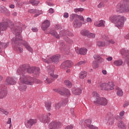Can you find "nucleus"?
Here are the masks:
<instances>
[{
  "label": "nucleus",
  "mask_w": 129,
  "mask_h": 129,
  "mask_svg": "<svg viewBox=\"0 0 129 129\" xmlns=\"http://www.w3.org/2000/svg\"><path fill=\"white\" fill-rule=\"evenodd\" d=\"M10 28L13 34H15L16 35L15 38H13L12 39V48L16 51H18V50L20 53L23 52L24 49L20 47V41H22V45L24 46L28 51L32 53L33 52V48L31 47V46H30V44L27 41L23 40V39H22V35H21V33L23 31L22 27L14 26L13 27H10Z\"/></svg>",
  "instance_id": "obj_1"
},
{
  "label": "nucleus",
  "mask_w": 129,
  "mask_h": 129,
  "mask_svg": "<svg viewBox=\"0 0 129 129\" xmlns=\"http://www.w3.org/2000/svg\"><path fill=\"white\" fill-rule=\"evenodd\" d=\"M49 34L53 36V37H55V38L58 40L60 39V37H63V40H64L67 43L69 44H72L73 43V40L70 39L67 36H69V37H73L74 34L69 30H61L59 32V35L55 30L51 29L49 32Z\"/></svg>",
  "instance_id": "obj_2"
},
{
  "label": "nucleus",
  "mask_w": 129,
  "mask_h": 129,
  "mask_svg": "<svg viewBox=\"0 0 129 129\" xmlns=\"http://www.w3.org/2000/svg\"><path fill=\"white\" fill-rule=\"evenodd\" d=\"M35 80L33 78H27L26 76L20 77V81L18 82L19 86L18 88L20 91H26L27 90V85H33Z\"/></svg>",
  "instance_id": "obj_3"
},
{
  "label": "nucleus",
  "mask_w": 129,
  "mask_h": 129,
  "mask_svg": "<svg viewBox=\"0 0 129 129\" xmlns=\"http://www.w3.org/2000/svg\"><path fill=\"white\" fill-rule=\"evenodd\" d=\"M35 69V67H31L29 64H23L22 66L20 67L17 71V75H20V77H25L29 78V77L27 75H25L26 73H28L29 74H32L34 72V70Z\"/></svg>",
  "instance_id": "obj_4"
},
{
  "label": "nucleus",
  "mask_w": 129,
  "mask_h": 129,
  "mask_svg": "<svg viewBox=\"0 0 129 129\" xmlns=\"http://www.w3.org/2000/svg\"><path fill=\"white\" fill-rule=\"evenodd\" d=\"M110 21L111 23L115 24V27H117L118 29H121L124 25V22L126 20L125 17L119 15H112L109 17Z\"/></svg>",
  "instance_id": "obj_5"
},
{
  "label": "nucleus",
  "mask_w": 129,
  "mask_h": 129,
  "mask_svg": "<svg viewBox=\"0 0 129 129\" xmlns=\"http://www.w3.org/2000/svg\"><path fill=\"white\" fill-rule=\"evenodd\" d=\"M92 94L93 97L95 99L93 101L94 104L95 105H107L108 101L106 98L104 97H100L99 94H98L97 92H93Z\"/></svg>",
  "instance_id": "obj_6"
},
{
  "label": "nucleus",
  "mask_w": 129,
  "mask_h": 129,
  "mask_svg": "<svg viewBox=\"0 0 129 129\" xmlns=\"http://www.w3.org/2000/svg\"><path fill=\"white\" fill-rule=\"evenodd\" d=\"M60 54H56L52 56H47L46 58H42V61L47 64H50L51 62L53 64H58L59 60H60Z\"/></svg>",
  "instance_id": "obj_7"
},
{
  "label": "nucleus",
  "mask_w": 129,
  "mask_h": 129,
  "mask_svg": "<svg viewBox=\"0 0 129 129\" xmlns=\"http://www.w3.org/2000/svg\"><path fill=\"white\" fill-rule=\"evenodd\" d=\"M101 90H106L109 91L114 89V84L112 82H108V83H103L100 85Z\"/></svg>",
  "instance_id": "obj_8"
},
{
  "label": "nucleus",
  "mask_w": 129,
  "mask_h": 129,
  "mask_svg": "<svg viewBox=\"0 0 129 129\" xmlns=\"http://www.w3.org/2000/svg\"><path fill=\"white\" fill-rule=\"evenodd\" d=\"M14 26V23L8 19H5L3 22L0 23V33L2 31H6L9 26Z\"/></svg>",
  "instance_id": "obj_9"
},
{
  "label": "nucleus",
  "mask_w": 129,
  "mask_h": 129,
  "mask_svg": "<svg viewBox=\"0 0 129 129\" xmlns=\"http://www.w3.org/2000/svg\"><path fill=\"white\" fill-rule=\"evenodd\" d=\"M47 71L50 77H48L46 79V81H47V83H51L54 81V78H57V76L56 77V76L54 75V69L50 68V67H47Z\"/></svg>",
  "instance_id": "obj_10"
},
{
  "label": "nucleus",
  "mask_w": 129,
  "mask_h": 129,
  "mask_svg": "<svg viewBox=\"0 0 129 129\" xmlns=\"http://www.w3.org/2000/svg\"><path fill=\"white\" fill-rule=\"evenodd\" d=\"M102 40H99L97 41L96 45L98 47H104L108 45V37L107 35H103Z\"/></svg>",
  "instance_id": "obj_11"
},
{
  "label": "nucleus",
  "mask_w": 129,
  "mask_h": 129,
  "mask_svg": "<svg viewBox=\"0 0 129 129\" xmlns=\"http://www.w3.org/2000/svg\"><path fill=\"white\" fill-rule=\"evenodd\" d=\"M120 52L122 56H125V62L129 67V50L127 49H125V48H123L120 50Z\"/></svg>",
  "instance_id": "obj_12"
},
{
  "label": "nucleus",
  "mask_w": 129,
  "mask_h": 129,
  "mask_svg": "<svg viewBox=\"0 0 129 129\" xmlns=\"http://www.w3.org/2000/svg\"><path fill=\"white\" fill-rule=\"evenodd\" d=\"M37 119H30L25 121L24 124L27 128H31L33 125L37 123Z\"/></svg>",
  "instance_id": "obj_13"
},
{
  "label": "nucleus",
  "mask_w": 129,
  "mask_h": 129,
  "mask_svg": "<svg viewBox=\"0 0 129 129\" xmlns=\"http://www.w3.org/2000/svg\"><path fill=\"white\" fill-rule=\"evenodd\" d=\"M48 127L49 129L61 128V123L57 121H52L49 124Z\"/></svg>",
  "instance_id": "obj_14"
},
{
  "label": "nucleus",
  "mask_w": 129,
  "mask_h": 129,
  "mask_svg": "<svg viewBox=\"0 0 129 129\" xmlns=\"http://www.w3.org/2000/svg\"><path fill=\"white\" fill-rule=\"evenodd\" d=\"M68 101H69V99L67 98L63 100L60 101V102L55 103L53 106L55 108V109L58 110V109H59L61 106H63V105H66V104H67L68 103Z\"/></svg>",
  "instance_id": "obj_15"
},
{
  "label": "nucleus",
  "mask_w": 129,
  "mask_h": 129,
  "mask_svg": "<svg viewBox=\"0 0 129 129\" xmlns=\"http://www.w3.org/2000/svg\"><path fill=\"white\" fill-rule=\"evenodd\" d=\"M51 113H48L46 115H42L41 117H40L39 120L41 122L43 123H48L50 121V116Z\"/></svg>",
  "instance_id": "obj_16"
},
{
  "label": "nucleus",
  "mask_w": 129,
  "mask_h": 129,
  "mask_svg": "<svg viewBox=\"0 0 129 129\" xmlns=\"http://www.w3.org/2000/svg\"><path fill=\"white\" fill-rule=\"evenodd\" d=\"M73 64L72 61L71 60H66L62 62L60 65V68L61 69H68V68H70Z\"/></svg>",
  "instance_id": "obj_17"
},
{
  "label": "nucleus",
  "mask_w": 129,
  "mask_h": 129,
  "mask_svg": "<svg viewBox=\"0 0 129 129\" xmlns=\"http://www.w3.org/2000/svg\"><path fill=\"white\" fill-rule=\"evenodd\" d=\"M109 115H110V113H108L106 116L105 121L107 124L112 125V124H113V122H114V119Z\"/></svg>",
  "instance_id": "obj_18"
},
{
  "label": "nucleus",
  "mask_w": 129,
  "mask_h": 129,
  "mask_svg": "<svg viewBox=\"0 0 129 129\" xmlns=\"http://www.w3.org/2000/svg\"><path fill=\"white\" fill-rule=\"evenodd\" d=\"M76 53L80 55H86L87 54V49L85 48L75 47Z\"/></svg>",
  "instance_id": "obj_19"
},
{
  "label": "nucleus",
  "mask_w": 129,
  "mask_h": 129,
  "mask_svg": "<svg viewBox=\"0 0 129 129\" xmlns=\"http://www.w3.org/2000/svg\"><path fill=\"white\" fill-rule=\"evenodd\" d=\"M5 84L6 85H15L16 84V80L14 78L8 77L6 79Z\"/></svg>",
  "instance_id": "obj_20"
},
{
  "label": "nucleus",
  "mask_w": 129,
  "mask_h": 129,
  "mask_svg": "<svg viewBox=\"0 0 129 129\" xmlns=\"http://www.w3.org/2000/svg\"><path fill=\"white\" fill-rule=\"evenodd\" d=\"M50 25H51V23L49 20H45L41 24V28L43 31H46L50 27Z\"/></svg>",
  "instance_id": "obj_21"
},
{
  "label": "nucleus",
  "mask_w": 129,
  "mask_h": 129,
  "mask_svg": "<svg viewBox=\"0 0 129 129\" xmlns=\"http://www.w3.org/2000/svg\"><path fill=\"white\" fill-rule=\"evenodd\" d=\"M0 13L6 14L7 16H10V11L4 6H0Z\"/></svg>",
  "instance_id": "obj_22"
},
{
  "label": "nucleus",
  "mask_w": 129,
  "mask_h": 129,
  "mask_svg": "<svg viewBox=\"0 0 129 129\" xmlns=\"http://www.w3.org/2000/svg\"><path fill=\"white\" fill-rule=\"evenodd\" d=\"M74 28H80L82 26V22L79 21L78 19H76L73 22Z\"/></svg>",
  "instance_id": "obj_23"
},
{
  "label": "nucleus",
  "mask_w": 129,
  "mask_h": 129,
  "mask_svg": "<svg viewBox=\"0 0 129 129\" xmlns=\"http://www.w3.org/2000/svg\"><path fill=\"white\" fill-rule=\"evenodd\" d=\"M8 94V91L6 89H2L0 90V98L3 99L5 98Z\"/></svg>",
  "instance_id": "obj_24"
},
{
  "label": "nucleus",
  "mask_w": 129,
  "mask_h": 129,
  "mask_svg": "<svg viewBox=\"0 0 129 129\" xmlns=\"http://www.w3.org/2000/svg\"><path fill=\"white\" fill-rule=\"evenodd\" d=\"M93 58L95 61H97L98 63H102V62L104 61V59H103V58H102L99 55L94 54L93 55Z\"/></svg>",
  "instance_id": "obj_25"
},
{
  "label": "nucleus",
  "mask_w": 129,
  "mask_h": 129,
  "mask_svg": "<svg viewBox=\"0 0 129 129\" xmlns=\"http://www.w3.org/2000/svg\"><path fill=\"white\" fill-rule=\"evenodd\" d=\"M41 72V70H40V68L35 67V69L33 71V76L34 77H38L39 75H40V73Z\"/></svg>",
  "instance_id": "obj_26"
},
{
  "label": "nucleus",
  "mask_w": 129,
  "mask_h": 129,
  "mask_svg": "<svg viewBox=\"0 0 129 129\" xmlns=\"http://www.w3.org/2000/svg\"><path fill=\"white\" fill-rule=\"evenodd\" d=\"M60 95H63L64 96H70L71 94L70 93V91L69 90L67 89H63L62 91H61V93H60Z\"/></svg>",
  "instance_id": "obj_27"
},
{
  "label": "nucleus",
  "mask_w": 129,
  "mask_h": 129,
  "mask_svg": "<svg viewBox=\"0 0 129 129\" xmlns=\"http://www.w3.org/2000/svg\"><path fill=\"white\" fill-rule=\"evenodd\" d=\"M123 62L121 59H119L117 60H115L113 61V64L115 66H117V67H119V66H121Z\"/></svg>",
  "instance_id": "obj_28"
},
{
  "label": "nucleus",
  "mask_w": 129,
  "mask_h": 129,
  "mask_svg": "<svg viewBox=\"0 0 129 129\" xmlns=\"http://www.w3.org/2000/svg\"><path fill=\"white\" fill-rule=\"evenodd\" d=\"M118 127L120 129H126V127L125 126V124L123 122V121H120L118 122L117 124Z\"/></svg>",
  "instance_id": "obj_29"
},
{
  "label": "nucleus",
  "mask_w": 129,
  "mask_h": 129,
  "mask_svg": "<svg viewBox=\"0 0 129 129\" xmlns=\"http://www.w3.org/2000/svg\"><path fill=\"white\" fill-rule=\"evenodd\" d=\"M52 103L51 102L46 101L45 102V107L48 111H51V105Z\"/></svg>",
  "instance_id": "obj_30"
},
{
  "label": "nucleus",
  "mask_w": 129,
  "mask_h": 129,
  "mask_svg": "<svg viewBox=\"0 0 129 129\" xmlns=\"http://www.w3.org/2000/svg\"><path fill=\"white\" fill-rule=\"evenodd\" d=\"M73 92L75 95H80V94L82 93V90L79 88H77L75 91H73Z\"/></svg>",
  "instance_id": "obj_31"
},
{
  "label": "nucleus",
  "mask_w": 129,
  "mask_h": 129,
  "mask_svg": "<svg viewBox=\"0 0 129 129\" xmlns=\"http://www.w3.org/2000/svg\"><path fill=\"white\" fill-rule=\"evenodd\" d=\"M87 76V72L84 71V72H81L80 73L79 78L80 79H84L85 77Z\"/></svg>",
  "instance_id": "obj_32"
},
{
  "label": "nucleus",
  "mask_w": 129,
  "mask_h": 129,
  "mask_svg": "<svg viewBox=\"0 0 129 129\" xmlns=\"http://www.w3.org/2000/svg\"><path fill=\"white\" fill-rule=\"evenodd\" d=\"M59 49L60 50H65V48H66L65 47V42H64L62 40H60L59 42Z\"/></svg>",
  "instance_id": "obj_33"
},
{
  "label": "nucleus",
  "mask_w": 129,
  "mask_h": 129,
  "mask_svg": "<svg viewBox=\"0 0 129 129\" xmlns=\"http://www.w3.org/2000/svg\"><path fill=\"white\" fill-rule=\"evenodd\" d=\"M92 122V121L90 119H87L85 121V125L89 128H90V126H91V125H92L91 124Z\"/></svg>",
  "instance_id": "obj_34"
},
{
  "label": "nucleus",
  "mask_w": 129,
  "mask_h": 129,
  "mask_svg": "<svg viewBox=\"0 0 129 129\" xmlns=\"http://www.w3.org/2000/svg\"><path fill=\"white\" fill-rule=\"evenodd\" d=\"M116 90H118L116 92V94L118 96H122V95H123V92H122V90H121V89L117 88Z\"/></svg>",
  "instance_id": "obj_35"
},
{
  "label": "nucleus",
  "mask_w": 129,
  "mask_h": 129,
  "mask_svg": "<svg viewBox=\"0 0 129 129\" xmlns=\"http://www.w3.org/2000/svg\"><path fill=\"white\" fill-rule=\"evenodd\" d=\"M81 34L82 36H87V37H88L89 31L86 30H83L81 31Z\"/></svg>",
  "instance_id": "obj_36"
},
{
  "label": "nucleus",
  "mask_w": 129,
  "mask_h": 129,
  "mask_svg": "<svg viewBox=\"0 0 129 129\" xmlns=\"http://www.w3.org/2000/svg\"><path fill=\"white\" fill-rule=\"evenodd\" d=\"M0 113L5 114V115H8L10 112L5 109L0 108Z\"/></svg>",
  "instance_id": "obj_37"
},
{
  "label": "nucleus",
  "mask_w": 129,
  "mask_h": 129,
  "mask_svg": "<svg viewBox=\"0 0 129 129\" xmlns=\"http://www.w3.org/2000/svg\"><path fill=\"white\" fill-rule=\"evenodd\" d=\"M98 27H102V28H104L105 27V21L103 20L99 21Z\"/></svg>",
  "instance_id": "obj_38"
},
{
  "label": "nucleus",
  "mask_w": 129,
  "mask_h": 129,
  "mask_svg": "<svg viewBox=\"0 0 129 129\" xmlns=\"http://www.w3.org/2000/svg\"><path fill=\"white\" fill-rule=\"evenodd\" d=\"M28 12L30 14H36V13H40V11L37 9H30L28 10Z\"/></svg>",
  "instance_id": "obj_39"
},
{
  "label": "nucleus",
  "mask_w": 129,
  "mask_h": 129,
  "mask_svg": "<svg viewBox=\"0 0 129 129\" xmlns=\"http://www.w3.org/2000/svg\"><path fill=\"white\" fill-rule=\"evenodd\" d=\"M64 84L68 87H69V88H71L72 87V83L68 80L65 81Z\"/></svg>",
  "instance_id": "obj_40"
},
{
  "label": "nucleus",
  "mask_w": 129,
  "mask_h": 129,
  "mask_svg": "<svg viewBox=\"0 0 129 129\" xmlns=\"http://www.w3.org/2000/svg\"><path fill=\"white\" fill-rule=\"evenodd\" d=\"M92 65L94 69H96V68H98L99 66L98 62L96 60L93 61Z\"/></svg>",
  "instance_id": "obj_41"
},
{
  "label": "nucleus",
  "mask_w": 129,
  "mask_h": 129,
  "mask_svg": "<svg viewBox=\"0 0 129 129\" xmlns=\"http://www.w3.org/2000/svg\"><path fill=\"white\" fill-rule=\"evenodd\" d=\"M9 45H10L9 42H7V43H3L1 42V44H0V46L2 48H4V49H6Z\"/></svg>",
  "instance_id": "obj_42"
},
{
  "label": "nucleus",
  "mask_w": 129,
  "mask_h": 129,
  "mask_svg": "<svg viewBox=\"0 0 129 129\" xmlns=\"http://www.w3.org/2000/svg\"><path fill=\"white\" fill-rule=\"evenodd\" d=\"M84 11V9L83 8H76L74 10L75 13H76L77 14H78V13H82V12H83Z\"/></svg>",
  "instance_id": "obj_43"
},
{
  "label": "nucleus",
  "mask_w": 129,
  "mask_h": 129,
  "mask_svg": "<svg viewBox=\"0 0 129 129\" xmlns=\"http://www.w3.org/2000/svg\"><path fill=\"white\" fill-rule=\"evenodd\" d=\"M98 9H101L102 8H104L105 5L103 2H101L97 6Z\"/></svg>",
  "instance_id": "obj_44"
},
{
  "label": "nucleus",
  "mask_w": 129,
  "mask_h": 129,
  "mask_svg": "<svg viewBox=\"0 0 129 129\" xmlns=\"http://www.w3.org/2000/svg\"><path fill=\"white\" fill-rule=\"evenodd\" d=\"M86 60H82L77 63V66H81V65H84L86 63Z\"/></svg>",
  "instance_id": "obj_45"
},
{
  "label": "nucleus",
  "mask_w": 129,
  "mask_h": 129,
  "mask_svg": "<svg viewBox=\"0 0 129 129\" xmlns=\"http://www.w3.org/2000/svg\"><path fill=\"white\" fill-rule=\"evenodd\" d=\"M88 38L94 39V38H95V34L89 33V34L88 35Z\"/></svg>",
  "instance_id": "obj_46"
},
{
  "label": "nucleus",
  "mask_w": 129,
  "mask_h": 129,
  "mask_svg": "<svg viewBox=\"0 0 129 129\" xmlns=\"http://www.w3.org/2000/svg\"><path fill=\"white\" fill-rule=\"evenodd\" d=\"M55 30H61L62 27L60 25L57 24L55 25Z\"/></svg>",
  "instance_id": "obj_47"
},
{
  "label": "nucleus",
  "mask_w": 129,
  "mask_h": 129,
  "mask_svg": "<svg viewBox=\"0 0 129 129\" xmlns=\"http://www.w3.org/2000/svg\"><path fill=\"white\" fill-rule=\"evenodd\" d=\"M75 17H76V14H72L70 16V20L71 21H73L74 19H75Z\"/></svg>",
  "instance_id": "obj_48"
},
{
  "label": "nucleus",
  "mask_w": 129,
  "mask_h": 129,
  "mask_svg": "<svg viewBox=\"0 0 129 129\" xmlns=\"http://www.w3.org/2000/svg\"><path fill=\"white\" fill-rule=\"evenodd\" d=\"M53 90L54 91V92H57L59 94H61V93H62V91H60L58 89H53Z\"/></svg>",
  "instance_id": "obj_49"
},
{
  "label": "nucleus",
  "mask_w": 129,
  "mask_h": 129,
  "mask_svg": "<svg viewBox=\"0 0 129 129\" xmlns=\"http://www.w3.org/2000/svg\"><path fill=\"white\" fill-rule=\"evenodd\" d=\"M78 18L80 21H82V22H84V17L81 15H79Z\"/></svg>",
  "instance_id": "obj_50"
},
{
  "label": "nucleus",
  "mask_w": 129,
  "mask_h": 129,
  "mask_svg": "<svg viewBox=\"0 0 129 129\" xmlns=\"http://www.w3.org/2000/svg\"><path fill=\"white\" fill-rule=\"evenodd\" d=\"M39 3H40L39 1H37L35 0L34 3H32V6H38L39 5Z\"/></svg>",
  "instance_id": "obj_51"
},
{
  "label": "nucleus",
  "mask_w": 129,
  "mask_h": 129,
  "mask_svg": "<svg viewBox=\"0 0 129 129\" xmlns=\"http://www.w3.org/2000/svg\"><path fill=\"white\" fill-rule=\"evenodd\" d=\"M63 18H66V19L69 18V14H68V13H64L63 14Z\"/></svg>",
  "instance_id": "obj_52"
},
{
  "label": "nucleus",
  "mask_w": 129,
  "mask_h": 129,
  "mask_svg": "<svg viewBox=\"0 0 129 129\" xmlns=\"http://www.w3.org/2000/svg\"><path fill=\"white\" fill-rule=\"evenodd\" d=\"M36 14H35L34 16V18H37V17H39V16H40V15H41V14H42V11H40V13H36Z\"/></svg>",
  "instance_id": "obj_53"
},
{
  "label": "nucleus",
  "mask_w": 129,
  "mask_h": 129,
  "mask_svg": "<svg viewBox=\"0 0 129 129\" xmlns=\"http://www.w3.org/2000/svg\"><path fill=\"white\" fill-rule=\"evenodd\" d=\"M115 43V42H114V40H113V39L108 40V45H109V44H114Z\"/></svg>",
  "instance_id": "obj_54"
},
{
  "label": "nucleus",
  "mask_w": 129,
  "mask_h": 129,
  "mask_svg": "<svg viewBox=\"0 0 129 129\" xmlns=\"http://www.w3.org/2000/svg\"><path fill=\"white\" fill-rule=\"evenodd\" d=\"M7 123L8 124H12V118H8V120L7 122Z\"/></svg>",
  "instance_id": "obj_55"
},
{
  "label": "nucleus",
  "mask_w": 129,
  "mask_h": 129,
  "mask_svg": "<svg viewBox=\"0 0 129 129\" xmlns=\"http://www.w3.org/2000/svg\"><path fill=\"white\" fill-rule=\"evenodd\" d=\"M49 14H53L54 13V9L53 8H50L48 10Z\"/></svg>",
  "instance_id": "obj_56"
},
{
  "label": "nucleus",
  "mask_w": 129,
  "mask_h": 129,
  "mask_svg": "<svg viewBox=\"0 0 129 129\" xmlns=\"http://www.w3.org/2000/svg\"><path fill=\"white\" fill-rule=\"evenodd\" d=\"M94 25L96 27H98V25H99V21H96L94 22Z\"/></svg>",
  "instance_id": "obj_57"
},
{
  "label": "nucleus",
  "mask_w": 129,
  "mask_h": 129,
  "mask_svg": "<svg viewBox=\"0 0 129 129\" xmlns=\"http://www.w3.org/2000/svg\"><path fill=\"white\" fill-rule=\"evenodd\" d=\"M86 20L88 23H91L92 22V19L89 17L87 18Z\"/></svg>",
  "instance_id": "obj_58"
},
{
  "label": "nucleus",
  "mask_w": 129,
  "mask_h": 129,
  "mask_svg": "<svg viewBox=\"0 0 129 129\" xmlns=\"http://www.w3.org/2000/svg\"><path fill=\"white\" fill-rule=\"evenodd\" d=\"M89 129H98V127L92 125H91Z\"/></svg>",
  "instance_id": "obj_59"
},
{
  "label": "nucleus",
  "mask_w": 129,
  "mask_h": 129,
  "mask_svg": "<svg viewBox=\"0 0 129 129\" xmlns=\"http://www.w3.org/2000/svg\"><path fill=\"white\" fill-rule=\"evenodd\" d=\"M66 129H73V126H72V125H68L66 127Z\"/></svg>",
  "instance_id": "obj_60"
},
{
  "label": "nucleus",
  "mask_w": 129,
  "mask_h": 129,
  "mask_svg": "<svg viewBox=\"0 0 129 129\" xmlns=\"http://www.w3.org/2000/svg\"><path fill=\"white\" fill-rule=\"evenodd\" d=\"M106 60L107 61H111V60H112V56H109V57L106 58Z\"/></svg>",
  "instance_id": "obj_61"
},
{
  "label": "nucleus",
  "mask_w": 129,
  "mask_h": 129,
  "mask_svg": "<svg viewBox=\"0 0 129 129\" xmlns=\"http://www.w3.org/2000/svg\"><path fill=\"white\" fill-rule=\"evenodd\" d=\"M32 30L33 32H38V29L36 27H33L32 28Z\"/></svg>",
  "instance_id": "obj_62"
},
{
  "label": "nucleus",
  "mask_w": 129,
  "mask_h": 129,
  "mask_svg": "<svg viewBox=\"0 0 129 129\" xmlns=\"http://www.w3.org/2000/svg\"><path fill=\"white\" fill-rule=\"evenodd\" d=\"M120 116H123L124 115V111H122L121 112H120L119 113Z\"/></svg>",
  "instance_id": "obj_63"
},
{
  "label": "nucleus",
  "mask_w": 129,
  "mask_h": 129,
  "mask_svg": "<svg viewBox=\"0 0 129 129\" xmlns=\"http://www.w3.org/2000/svg\"><path fill=\"white\" fill-rule=\"evenodd\" d=\"M128 105H129V102H126L123 106V107H125L126 106H128Z\"/></svg>",
  "instance_id": "obj_64"
}]
</instances>
